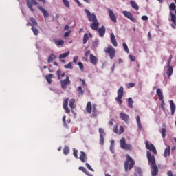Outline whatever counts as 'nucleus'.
Returning <instances> with one entry per match:
<instances>
[{
    "mask_svg": "<svg viewBox=\"0 0 176 176\" xmlns=\"http://www.w3.org/2000/svg\"><path fill=\"white\" fill-rule=\"evenodd\" d=\"M134 164H135V162H134V160L131 157H130L129 155H126V160L124 162V170L125 173H127V171H130L134 167Z\"/></svg>",
    "mask_w": 176,
    "mask_h": 176,
    "instance_id": "nucleus-1",
    "label": "nucleus"
},
{
    "mask_svg": "<svg viewBox=\"0 0 176 176\" xmlns=\"http://www.w3.org/2000/svg\"><path fill=\"white\" fill-rule=\"evenodd\" d=\"M117 94L118 96L116 98V101L119 104V105H122V104H123V100H122V98L124 96V89L122 86L119 88Z\"/></svg>",
    "mask_w": 176,
    "mask_h": 176,
    "instance_id": "nucleus-2",
    "label": "nucleus"
},
{
    "mask_svg": "<svg viewBox=\"0 0 176 176\" xmlns=\"http://www.w3.org/2000/svg\"><path fill=\"white\" fill-rule=\"evenodd\" d=\"M120 144L121 149H124L125 151H131L133 149V146L131 144L126 143V139L124 138H121Z\"/></svg>",
    "mask_w": 176,
    "mask_h": 176,
    "instance_id": "nucleus-3",
    "label": "nucleus"
},
{
    "mask_svg": "<svg viewBox=\"0 0 176 176\" xmlns=\"http://www.w3.org/2000/svg\"><path fill=\"white\" fill-rule=\"evenodd\" d=\"M104 52L105 53L109 54L111 60H113V58L116 54V50H115V48H113L112 45H110L107 48H105Z\"/></svg>",
    "mask_w": 176,
    "mask_h": 176,
    "instance_id": "nucleus-4",
    "label": "nucleus"
},
{
    "mask_svg": "<svg viewBox=\"0 0 176 176\" xmlns=\"http://www.w3.org/2000/svg\"><path fill=\"white\" fill-rule=\"evenodd\" d=\"M157 95L158 96V98L160 101H162L161 107L163 111H165L164 106L166 103L164 102V97L163 96V93L162 92V89L160 88L157 89L156 90Z\"/></svg>",
    "mask_w": 176,
    "mask_h": 176,
    "instance_id": "nucleus-5",
    "label": "nucleus"
},
{
    "mask_svg": "<svg viewBox=\"0 0 176 176\" xmlns=\"http://www.w3.org/2000/svg\"><path fill=\"white\" fill-rule=\"evenodd\" d=\"M147 159L148 160V165L151 167L153 166H156V159L155 158V155H152V154L147 151Z\"/></svg>",
    "mask_w": 176,
    "mask_h": 176,
    "instance_id": "nucleus-6",
    "label": "nucleus"
},
{
    "mask_svg": "<svg viewBox=\"0 0 176 176\" xmlns=\"http://www.w3.org/2000/svg\"><path fill=\"white\" fill-rule=\"evenodd\" d=\"M85 12L88 17V20L89 21H90L91 23L94 22V21H96L97 20V16H96V14H94V13H91L90 11L87 9L85 10Z\"/></svg>",
    "mask_w": 176,
    "mask_h": 176,
    "instance_id": "nucleus-7",
    "label": "nucleus"
},
{
    "mask_svg": "<svg viewBox=\"0 0 176 176\" xmlns=\"http://www.w3.org/2000/svg\"><path fill=\"white\" fill-rule=\"evenodd\" d=\"M36 0H26V3L28 5V8L31 10V12H35L33 6H36L38 5V2L36 1Z\"/></svg>",
    "mask_w": 176,
    "mask_h": 176,
    "instance_id": "nucleus-8",
    "label": "nucleus"
},
{
    "mask_svg": "<svg viewBox=\"0 0 176 176\" xmlns=\"http://www.w3.org/2000/svg\"><path fill=\"white\" fill-rule=\"evenodd\" d=\"M122 14H124V16H125L126 17V19H129L133 23H137V19H135V17H134V15H133V14H131V12H130L129 11H123Z\"/></svg>",
    "mask_w": 176,
    "mask_h": 176,
    "instance_id": "nucleus-9",
    "label": "nucleus"
},
{
    "mask_svg": "<svg viewBox=\"0 0 176 176\" xmlns=\"http://www.w3.org/2000/svg\"><path fill=\"white\" fill-rule=\"evenodd\" d=\"M60 85L62 89H67V85H71V80H69V77L68 75H66V78L60 80Z\"/></svg>",
    "mask_w": 176,
    "mask_h": 176,
    "instance_id": "nucleus-10",
    "label": "nucleus"
},
{
    "mask_svg": "<svg viewBox=\"0 0 176 176\" xmlns=\"http://www.w3.org/2000/svg\"><path fill=\"white\" fill-rule=\"evenodd\" d=\"M146 149H148V151H151V152H153L154 155H157V151H156V148L155 146L152 144H150L146 142Z\"/></svg>",
    "mask_w": 176,
    "mask_h": 176,
    "instance_id": "nucleus-11",
    "label": "nucleus"
},
{
    "mask_svg": "<svg viewBox=\"0 0 176 176\" xmlns=\"http://www.w3.org/2000/svg\"><path fill=\"white\" fill-rule=\"evenodd\" d=\"M69 100V98H67L63 102V109H65L66 113H71V110H69V108H68V101Z\"/></svg>",
    "mask_w": 176,
    "mask_h": 176,
    "instance_id": "nucleus-12",
    "label": "nucleus"
},
{
    "mask_svg": "<svg viewBox=\"0 0 176 176\" xmlns=\"http://www.w3.org/2000/svg\"><path fill=\"white\" fill-rule=\"evenodd\" d=\"M120 118L125 122V123H129V120H130V116L124 113H120Z\"/></svg>",
    "mask_w": 176,
    "mask_h": 176,
    "instance_id": "nucleus-13",
    "label": "nucleus"
},
{
    "mask_svg": "<svg viewBox=\"0 0 176 176\" xmlns=\"http://www.w3.org/2000/svg\"><path fill=\"white\" fill-rule=\"evenodd\" d=\"M151 176H157L159 174V168H157V165H154L151 166Z\"/></svg>",
    "mask_w": 176,
    "mask_h": 176,
    "instance_id": "nucleus-14",
    "label": "nucleus"
},
{
    "mask_svg": "<svg viewBox=\"0 0 176 176\" xmlns=\"http://www.w3.org/2000/svg\"><path fill=\"white\" fill-rule=\"evenodd\" d=\"M108 11H109V16L111 20H112L113 23H116L118 20L116 19V16L113 13V11L110 8H108Z\"/></svg>",
    "mask_w": 176,
    "mask_h": 176,
    "instance_id": "nucleus-15",
    "label": "nucleus"
},
{
    "mask_svg": "<svg viewBox=\"0 0 176 176\" xmlns=\"http://www.w3.org/2000/svg\"><path fill=\"white\" fill-rule=\"evenodd\" d=\"M98 25H100V23H98V20L94 21L90 24V27L91 30H93L94 31H98Z\"/></svg>",
    "mask_w": 176,
    "mask_h": 176,
    "instance_id": "nucleus-16",
    "label": "nucleus"
},
{
    "mask_svg": "<svg viewBox=\"0 0 176 176\" xmlns=\"http://www.w3.org/2000/svg\"><path fill=\"white\" fill-rule=\"evenodd\" d=\"M170 20L173 23V24L171 25V27H173V28L175 29V25H176L175 14H174V13H173V12H170Z\"/></svg>",
    "mask_w": 176,
    "mask_h": 176,
    "instance_id": "nucleus-17",
    "label": "nucleus"
},
{
    "mask_svg": "<svg viewBox=\"0 0 176 176\" xmlns=\"http://www.w3.org/2000/svg\"><path fill=\"white\" fill-rule=\"evenodd\" d=\"M38 8L39 9V10H41V12H42L45 19H47L49 18V16H50V14H49V12H47V10H45V8H43V7L38 6Z\"/></svg>",
    "mask_w": 176,
    "mask_h": 176,
    "instance_id": "nucleus-18",
    "label": "nucleus"
},
{
    "mask_svg": "<svg viewBox=\"0 0 176 176\" xmlns=\"http://www.w3.org/2000/svg\"><path fill=\"white\" fill-rule=\"evenodd\" d=\"M106 31H107V30L105 29V26H104V25H102L99 29L98 28V34H99V36H100V38H102V36H104V35H105Z\"/></svg>",
    "mask_w": 176,
    "mask_h": 176,
    "instance_id": "nucleus-19",
    "label": "nucleus"
},
{
    "mask_svg": "<svg viewBox=\"0 0 176 176\" xmlns=\"http://www.w3.org/2000/svg\"><path fill=\"white\" fill-rule=\"evenodd\" d=\"M89 60L91 64H94V65H96L98 61V59L97 58V57H96L92 54H90L89 55Z\"/></svg>",
    "mask_w": 176,
    "mask_h": 176,
    "instance_id": "nucleus-20",
    "label": "nucleus"
},
{
    "mask_svg": "<svg viewBox=\"0 0 176 176\" xmlns=\"http://www.w3.org/2000/svg\"><path fill=\"white\" fill-rule=\"evenodd\" d=\"M167 148H165L164 153V157H167V156H170V154L171 153V147H170V145H166Z\"/></svg>",
    "mask_w": 176,
    "mask_h": 176,
    "instance_id": "nucleus-21",
    "label": "nucleus"
},
{
    "mask_svg": "<svg viewBox=\"0 0 176 176\" xmlns=\"http://www.w3.org/2000/svg\"><path fill=\"white\" fill-rule=\"evenodd\" d=\"M111 42L115 47H116L118 46V42L116 41V37H115V34L113 33L111 34Z\"/></svg>",
    "mask_w": 176,
    "mask_h": 176,
    "instance_id": "nucleus-22",
    "label": "nucleus"
},
{
    "mask_svg": "<svg viewBox=\"0 0 176 176\" xmlns=\"http://www.w3.org/2000/svg\"><path fill=\"white\" fill-rule=\"evenodd\" d=\"M167 76L168 78H170L171 75H173V72H174V69H173V66H167Z\"/></svg>",
    "mask_w": 176,
    "mask_h": 176,
    "instance_id": "nucleus-23",
    "label": "nucleus"
},
{
    "mask_svg": "<svg viewBox=\"0 0 176 176\" xmlns=\"http://www.w3.org/2000/svg\"><path fill=\"white\" fill-rule=\"evenodd\" d=\"M170 105L171 116H173L174 113H175V104H174V101L170 100Z\"/></svg>",
    "mask_w": 176,
    "mask_h": 176,
    "instance_id": "nucleus-24",
    "label": "nucleus"
},
{
    "mask_svg": "<svg viewBox=\"0 0 176 176\" xmlns=\"http://www.w3.org/2000/svg\"><path fill=\"white\" fill-rule=\"evenodd\" d=\"M79 159L82 163H85V162H86V153H85V151H80Z\"/></svg>",
    "mask_w": 176,
    "mask_h": 176,
    "instance_id": "nucleus-25",
    "label": "nucleus"
},
{
    "mask_svg": "<svg viewBox=\"0 0 176 176\" xmlns=\"http://www.w3.org/2000/svg\"><path fill=\"white\" fill-rule=\"evenodd\" d=\"M54 43H55V45H56V46H63V45H64V41L63 40H58V38H55L54 40Z\"/></svg>",
    "mask_w": 176,
    "mask_h": 176,
    "instance_id": "nucleus-26",
    "label": "nucleus"
},
{
    "mask_svg": "<svg viewBox=\"0 0 176 176\" xmlns=\"http://www.w3.org/2000/svg\"><path fill=\"white\" fill-rule=\"evenodd\" d=\"M130 3H131V8H133V9H134L135 10H138V9H140V7H138V4H137V3H135V1H130Z\"/></svg>",
    "mask_w": 176,
    "mask_h": 176,
    "instance_id": "nucleus-27",
    "label": "nucleus"
},
{
    "mask_svg": "<svg viewBox=\"0 0 176 176\" xmlns=\"http://www.w3.org/2000/svg\"><path fill=\"white\" fill-rule=\"evenodd\" d=\"M56 58H57V57H56V55H54V54H51L49 56L47 63H53V61H54V60H56Z\"/></svg>",
    "mask_w": 176,
    "mask_h": 176,
    "instance_id": "nucleus-28",
    "label": "nucleus"
},
{
    "mask_svg": "<svg viewBox=\"0 0 176 176\" xmlns=\"http://www.w3.org/2000/svg\"><path fill=\"white\" fill-rule=\"evenodd\" d=\"M91 109H92L91 102H88L86 107V111L87 112V113H91Z\"/></svg>",
    "mask_w": 176,
    "mask_h": 176,
    "instance_id": "nucleus-29",
    "label": "nucleus"
},
{
    "mask_svg": "<svg viewBox=\"0 0 176 176\" xmlns=\"http://www.w3.org/2000/svg\"><path fill=\"white\" fill-rule=\"evenodd\" d=\"M54 75L53 74H50L46 76V80L47 82L50 85L52 83V78H53Z\"/></svg>",
    "mask_w": 176,
    "mask_h": 176,
    "instance_id": "nucleus-30",
    "label": "nucleus"
},
{
    "mask_svg": "<svg viewBox=\"0 0 176 176\" xmlns=\"http://www.w3.org/2000/svg\"><path fill=\"white\" fill-rule=\"evenodd\" d=\"M56 74L58 75V79H61V78H64L65 76V73L61 74V70H57Z\"/></svg>",
    "mask_w": 176,
    "mask_h": 176,
    "instance_id": "nucleus-31",
    "label": "nucleus"
},
{
    "mask_svg": "<svg viewBox=\"0 0 176 176\" xmlns=\"http://www.w3.org/2000/svg\"><path fill=\"white\" fill-rule=\"evenodd\" d=\"M69 55V51H68L67 52H65L63 54H61L59 55V60H61L63 58H65V57H68V56Z\"/></svg>",
    "mask_w": 176,
    "mask_h": 176,
    "instance_id": "nucleus-32",
    "label": "nucleus"
},
{
    "mask_svg": "<svg viewBox=\"0 0 176 176\" xmlns=\"http://www.w3.org/2000/svg\"><path fill=\"white\" fill-rule=\"evenodd\" d=\"M69 105L71 109H74V108H75V100L74 99L70 100L69 102Z\"/></svg>",
    "mask_w": 176,
    "mask_h": 176,
    "instance_id": "nucleus-33",
    "label": "nucleus"
},
{
    "mask_svg": "<svg viewBox=\"0 0 176 176\" xmlns=\"http://www.w3.org/2000/svg\"><path fill=\"white\" fill-rule=\"evenodd\" d=\"M77 91H78V94H80V96H83V94H85V91L80 86L78 87Z\"/></svg>",
    "mask_w": 176,
    "mask_h": 176,
    "instance_id": "nucleus-34",
    "label": "nucleus"
},
{
    "mask_svg": "<svg viewBox=\"0 0 176 176\" xmlns=\"http://www.w3.org/2000/svg\"><path fill=\"white\" fill-rule=\"evenodd\" d=\"M30 19L32 23V27H36V25H38V23L36 22V20H35L34 17H31Z\"/></svg>",
    "mask_w": 176,
    "mask_h": 176,
    "instance_id": "nucleus-35",
    "label": "nucleus"
},
{
    "mask_svg": "<svg viewBox=\"0 0 176 176\" xmlns=\"http://www.w3.org/2000/svg\"><path fill=\"white\" fill-rule=\"evenodd\" d=\"M136 121H137V123H138V126L141 130V129H142V126L141 125V120H140V116H138L136 117Z\"/></svg>",
    "mask_w": 176,
    "mask_h": 176,
    "instance_id": "nucleus-36",
    "label": "nucleus"
},
{
    "mask_svg": "<svg viewBox=\"0 0 176 176\" xmlns=\"http://www.w3.org/2000/svg\"><path fill=\"white\" fill-rule=\"evenodd\" d=\"M32 31H33L34 35H38L39 31L35 26H32Z\"/></svg>",
    "mask_w": 176,
    "mask_h": 176,
    "instance_id": "nucleus-37",
    "label": "nucleus"
},
{
    "mask_svg": "<svg viewBox=\"0 0 176 176\" xmlns=\"http://www.w3.org/2000/svg\"><path fill=\"white\" fill-rule=\"evenodd\" d=\"M74 66L72 65V62L69 63L67 65H65L64 68L66 69H72Z\"/></svg>",
    "mask_w": 176,
    "mask_h": 176,
    "instance_id": "nucleus-38",
    "label": "nucleus"
},
{
    "mask_svg": "<svg viewBox=\"0 0 176 176\" xmlns=\"http://www.w3.org/2000/svg\"><path fill=\"white\" fill-rule=\"evenodd\" d=\"M175 3H171L170 5L169 6V10L170 12H174V10L175 9Z\"/></svg>",
    "mask_w": 176,
    "mask_h": 176,
    "instance_id": "nucleus-39",
    "label": "nucleus"
},
{
    "mask_svg": "<svg viewBox=\"0 0 176 176\" xmlns=\"http://www.w3.org/2000/svg\"><path fill=\"white\" fill-rule=\"evenodd\" d=\"M64 155H68L69 153V147L65 146L63 148Z\"/></svg>",
    "mask_w": 176,
    "mask_h": 176,
    "instance_id": "nucleus-40",
    "label": "nucleus"
},
{
    "mask_svg": "<svg viewBox=\"0 0 176 176\" xmlns=\"http://www.w3.org/2000/svg\"><path fill=\"white\" fill-rule=\"evenodd\" d=\"M87 41H89V35L87 34H85L83 37V45H86Z\"/></svg>",
    "mask_w": 176,
    "mask_h": 176,
    "instance_id": "nucleus-41",
    "label": "nucleus"
},
{
    "mask_svg": "<svg viewBox=\"0 0 176 176\" xmlns=\"http://www.w3.org/2000/svg\"><path fill=\"white\" fill-rule=\"evenodd\" d=\"M133 98H128V105H129V107L130 108H133Z\"/></svg>",
    "mask_w": 176,
    "mask_h": 176,
    "instance_id": "nucleus-42",
    "label": "nucleus"
},
{
    "mask_svg": "<svg viewBox=\"0 0 176 176\" xmlns=\"http://www.w3.org/2000/svg\"><path fill=\"white\" fill-rule=\"evenodd\" d=\"M127 89H131V87H134V86H135V83L134 82H129L128 84L126 85Z\"/></svg>",
    "mask_w": 176,
    "mask_h": 176,
    "instance_id": "nucleus-43",
    "label": "nucleus"
},
{
    "mask_svg": "<svg viewBox=\"0 0 176 176\" xmlns=\"http://www.w3.org/2000/svg\"><path fill=\"white\" fill-rule=\"evenodd\" d=\"M97 112H98L97 109L96 108V107L93 106L92 115L95 118H96V116H97Z\"/></svg>",
    "mask_w": 176,
    "mask_h": 176,
    "instance_id": "nucleus-44",
    "label": "nucleus"
},
{
    "mask_svg": "<svg viewBox=\"0 0 176 176\" xmlns=\"http://www.w3.org/2000/svg\"><path fill=\"white\" fill-rule=\"evenodd\" d=\"M124 50H125L126 53H129V47L127 46V44H126V43H124L122 44Z\"/></svg>",
    "mask_w": 176,
    "mask_h": 176,
    "instance_id": "nucleus-45",
    "label": "nucleus"
},
{
    "mask_svg": "<svg viewBox=\"0 0 176 176\" xmlns=\"http://www.w3.org/2000/svg\"><path fill=\"white\" fill-rule=\"evenodd\" d=\"M160 133H161L162 136L163 138H164V137H166V129L165 128H162L161 131H160Z\"/></svg>",
    "mask_w": 176,
    "mask_h": 176,
    "instance_id": "nucleus-46",
    "label": "nucleus"
},
{
    "mask_svg": "<svg viewBox=\"0 0 176 176\" xmlns=\"http://www.w3.org/2000/svg\"><path fill=\"white\" fill-rule=\"evenodd\" d=\"M66 8H69V1L68 0H62Z\"/></svg>",
    "mask_w": 176,
    "mask_h": 176,
    "instance_id": "nucleus-47",
    "label": "nucleus"
},
{
    "mask_svg": "<svg viewBox=\"0 0 176 176\" xmlns=\"http://www.w3.org/2000/svg\"><path fill=\"white\" fill-rule=\"evenodd\" d=\"M99 144L100 145H104V136L100 135Z\"/></svg>",
    "mask_w": 176,
    "mask_h": 176,
    "instance_id": "nucleus-48",
    "label": "nucleus"
},
{
    "mask_svg": "<svg viewBox=\"0 0 176 176\" xmlns=\"http://www.w3.org/2000/svg\"><path fill=\"white\" fill-rule=\"evenodd\" d=\"M78 170L80 171H82V173H85V174H86V173H87V170H86V168L83 167V166H80L78 168Z\"/></svg>",
    "mask_w": 176,
    "mask_h": 176,
    "instance_id": "nucleus-49",
    "label": "nucleus"
},
{
    "mask_svg": "<svg viewBox=\"0 0 176 176\" xmlns=\"http://www.w3.org/2000/svg\"><path fill=\"white\" fill-rule=\"evenodd\" d=\"M99 133L100 135H102V137H104V135H105V132L104 131V129L102 128H99Z\"/></svg>",
    "mask_w": 176,
    "mask_h": 176,
    "instance_id": "nucleus-50",
    "label": "nucleus"
},
{
    "mask_svg": "<svg viewBox=\"0 0 176 176\" xmlns=\"http://www.w3.org/2000/svg\"><path fill=\"white\" fill-rule=\"evenodd\" d=\"M173 60V55H170L169 59L167 63V66H171V60Z\"/></svg>",
    "mask_w": 176,
    "mask_h": 176,
    "instance_id": "nucleus-51",
    "label": "nucleus"
},
{
    "mask_svg": "<svg viewBox=\"0 0 176 176\" xmlns=\"http://www.w3.org/2000/svg\"><path fill=\"white\" fill-rule=\"evenodd\" d=\"M73 155L76 159H78V150L74 148L73 149Z\"/></svg>",
    "mask_w": 176,
    "mask_h": 176,
    "instance_id": "nucleus-52",
    "label": "nucleus"
},
{
    "mask_svg": "<svg viewBox=\"0 0 176 176\" xmlns=\"http://www.w3.org/2000/svg\"><path fill=\"white\" fill-rule=\"evenodd\" d=\"M85 166L87 168H88V170H89L90 171H94V170L93 169V168H91V166H90V164H89V163H86Z\"/></svg>",
    "mask_w": 176,
    "mask_h": 176,
    "instance_id": "nucleus-53",
    "label": "nucleus"
},
{
    "mask_svg": "<svg viewBox=\"0 0 176 176\" xmlns=\"http://www.w3.org/2000/svg\"><path fill=\"white\" fill-rule=\"evenodd\" d=\"M118 134H123L124 133V128L122 126H120Z\"/></svg>",
    "mask_w": 176,
    "mask_h": 176,
    "instance_id": "nucleus-54",
    "label": "nucleus"
},
{
    "mask_svg": "<svg viewBox=\"0 0 176 176\" xmlns=\"http://www.w3.org/2000/svg\"><path fill=\"white\" fill-rule=\"evenodd\" d=\"M78 65L79 66L80 71H83V63L82 62H78Z\"/></svg>",
    "mask_w": 176,
    "mask_h": 176,
    "instance_id": "nucleus-55",
    "label": "nucleus"
},
{
    "mask_svg": "<svg viewBox=\"0 0 176 176\" xmlns=\"http://www.w3.org/2000/svg\"><path fill=\"white\" fill-rule=\"evenodd\" d=\"M113 131H114V133H116V134H119V131L118 130V126H116L113 127Z\"/></svg>",
    "mask_w": 176,
    "mask_h": 176,
    "instance_id": "nucleus-56",
    "label": "nucleus"
},
{
    "mask_svg": "<svg viewBox=\"0 0 176 176\" xmlns=\"http://www.w3.org/2000/svg\"><path fill=\"white\" fill-rule=\"evenodd\" d=\"M70 34H71V31H67V32L65 33V34H64V37H65V38H68V36H69Z\"/></svg>",
    "mask_w": 176,
    "mask_h": 176,
    "instance_id": "nucleus-57",
    "label": "nucleus"
},
{
    "mask_svg": "<svg viewBox=\"0 0 176 176\" xmlns=\"http://www.w3.org/2000/svg\"><path fill=\"white\" fill-rule=\"evenodd\" d=\"M65 118H66V117H65V116H64L63 117L62 120H63V125L65 126V127H67V122L65 121Z\"/></svg>",
    "mask_w": 176,
    "mask_h": 176,
    "instance_id": "nucleus-58",
    "label": "nucleus"
},
{
    "mask_svg": "<svg viewBox=\"0 0 176 176\" xmlns=\"http://www.w3.org/2000/svg\"><path fill=\"white\" fill-rule=\"evenodd\" d=\"M129 57L131 61H135V57H134L133 55L129 54Z\"/></svg>",
    "mask_w": 176,
    "mask_h": 176,
    "instance_id": "nucleus-59",
    "label": "nucleus"
},
{
    "mask_svg": "<svg viewBox=\"0 0 176 176\" xmlns=\"http://www.w3.org/2000/svg\"><path fill=\"white\" fill-rule=\"evenodd\" d=\"M78 56H76L73 58V63H74L75 64H76L77 61H78Z\"/></svg>",
    "mask_w": 176,
    "mask_h": 176,
    "instance_id": "nucleus-60",
    "label": "nucleus"
},
{
    "mask_svg": "<svg viewBox=\"0 0 176 176\" xmlns=\"http://www.w3.org/2000/svg\"><path fill=\"white\" fill-rule=\"evenodd\" d=\"M89 54H90V50H87V51L85 53V57H86V58H87V57H89Z\"/></svg>",
    "mask_w": 176,
    "mask_h": 176,
    "instance_id": "nucleus-61",
    "label": "nucleus"
},
{
    "mask_svg": "<svg viewBox=\"0 0 176 176\" xmlns=\"http://www.w3.org/2000/svg\"><path fill=\"white\" fill-rule=\"evenodd\" d=\"M115 120L113 119H111L109 122V126H113V122Z\"/></svg>",
    "mask_w": 176,
    "mask_h": 176,
    "instance_id": "nucleus-62",
    "label": "nucleus"
},
{
    "mask_svg": "<svg viewBox=\"0 0 176 176\" xmlns=\"http://www.w3.org/2000/svg\"><path fill=\"white\" fill-rule=\"evenodd\" d=\"M142 20H144V21L148 20V16L143 15V16H142Z\"/></svg>",
    "mask_w": 176,
    "mask_h": 176,
    "instance_id": "nucleus-63",
    "label": "nucleus"
},
{
    "mask_svg": "<svg viewBox=\"0 0 176 176\" xmlns=\"http://www.w3.org/2000/svg\"><path fill=\"white\" fill-rule=\"evenodd\" d=\"M114 144H115V141L114 140H111V146H110L111 149H112L113 148Z\"/></svg>",
    "mask_w": 176,
    "mask_h": 176,
    "instance_id": "nucleus-64",
    "label": "nucleus"
}]
</instances>
